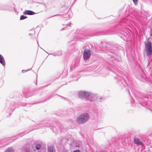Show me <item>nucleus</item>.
I'll use <instances>...</instances> for the list:
<instances>
[{
	"mask_svg": "<svg viewBox=\"0 0 152 152\" xmlns=\"http://www.w3.org/2000/svg\"><path fill=\"white\" fill-rule=\"evenodd\" d=\"M58 52H59V54H57L56 53L55 54H53V53H50L49 54V55H52L55 56H60L62 55V52L61 51H59Z\"/></svg>",
	"mask_w": 152,
	"mask_h": 152,
	"instance_id": "9b49d317",
	"label": "nucleus"
},
{
	"mask_svg": "<svg viewBox=\"0 0 152 152\" xmlns=\"http://www.w3.org/2000/svg\"><path fill=\"white\" fill-rule=\"evenodd\" d=\"M145 49H152V43L150 41H148L145 43Z\"/></svg>",
	"mask_w": 152,
	"mask_h": 152,
	"instance_id": "423d86ee",
	"label": "nucleus"
},
{
	"mask_svg": "<svg viewBox=\"0 0 152 152\" xmlns=\"http://www.w3.org/2000/svg\"><path fill=\"white\" fill-rule=\"evenodd\" d=\"M145 50L148 56L150 57L151 56L152 54V49H145Z\"/></svg>",
	"mask_w": 152,
	"mask_h": 152,
	"instance_id": "0eeeda50",
	"label": "nucleus"
},
{
	"mask_svg": "<svg viewBox=\"0 0 152 152\" xmlns=\"http://www.w3.org/2000/svg\"><path fill=\"white\" fill-rule=\"evenodd\" d=\"M27 18V17L24 16V15H22L20 17V20H23L25 18Z\"/></svg>",
	"mask_w": 152,
	"mask_h": 152,
	"instance_id": "2eb2a0df",
	"label": "nucleus"
},
{
	"mask_svg": "<svg viewBox=\"0 0 152 152\" xmlns=\"http://www.w3.org/2000/svg\"><path fill=\"white\" fill-rule=\"evenodd\" d=\"M64 28H62V29H61V30H64Z\"/></svg>",
	"mask_w": 152,
	"mask_h": 152,
	"instance_id": "b1692460",
	"label": "nucleus"
},
{
	"mask_svg": "<svg viewBox=\"0 0 152 152\" xmlns=\"http://www.w3.org/2000/svg\"><path fill=\"white\" fill-rule=\"evenodd\" d=\"M78 96L80 98H87L90 102L95 100L96 97L90 93L85 91H80L78 94Z\"/></svg>",
	"mask_w": 152,
	"mask_h": 152,
	"instance_id": "f257e3e1",
	"label": "nucleus"
},
{
	"mask_svg": "<svg viewBox=\"0 0 152 152\" xmlns=\"http://www.w3.org/2000/svg\"><path fill=\"white\" fill-rule=\"evenodd\" d=\"M41 147V145L40 144L37 145L36 146V148L37 150L39 149Z\"/></svg>",
	"mask_w": 152,
	"mask_h": 152,
	"instance_id": "4468645a",
	"label": "nucleus"
},
{
	"mask_svg": "<svg viewBox=\"0 0 152 152\" xmlns=\"http://www.w3.org/2000/svg\"><path fill=\"white\" fill-rule=\"evenodd\" d=\"M5 152H14V150L12 148L10 147L7 148Z\"/></svg>",
	"mask_w": 152,
	"mask_h": 152,
	"instance_id": "f8f14e48",
	"label": "nucleus"
},
{
	"mask_svg": "<svg viewBox=\"0 0 152 152\" xmlns=\"http://www.w3.org/2000/svg\"><path fill=\"white\" fill-rule=\"evenodd\" d=\"M139 102L142 105L144 106V105H145L148 109L152 111V98L150 101H149L147 96H142L141 97Z\"/></svg>",
	"mask_w": 152,
	"mask_h": 152,
	"instance_id": "f03ea898",
	"label": "nucleus"
},
{
	"mask_svg": "<svg viewBox=\"0 0 152 152\" xmlns=\"http://www.w3.org/2000/svg\"><path fill=\"white\" fill-rule=\"evenodd\" d=\"M48 150L49 152H55L53 147L50 146L48 147Z\"/></svg>",
	"mask_w": 152,
	"mask_h": 152,
	"instance_id": "9d476101",
	"label": "nucleus"
},
{
	"mask_svg": "<svg viewBox=\"0 0 152 152\" xmlns=\"http://www.w3.org/2000/svg\"><path fill=\"white\" fill-rule=\"evenodd\" d=\"M134 140L135 144L139 145H141L142 147H143L144 146L143 144L139 139L135 137L134 138Z\"/></svg>",
	"mask_w": 152,
	"mask_h": 152,
	"instance_id": "39448f33",
	"label": "nucleus"
},
{
	"mask_svg": "<svg viewBox=\"0 0 152 152\" xmlns=\"http://www.w3.org/2000/svg\"><path fill=\"white\" fill-rule=\"evenodd\" d=\"M31 31H32L33 33L34 32V30H32Z\"/></svg>",
	"mask_w": 152,
	"mask_h": 152,
	"instance_id": "5701e85b",
	"label": "nucleus"
},
{
	"mask_svg": "<svg viewBox=\"0 0 152 152\" xmlns=\"http://www.w3.org/2000/svg\"><path fill=\"white\" fill-rule=\"evenodd\" d=\"M23 13L25 15H33L35 14V12L31 10H26Z\"/></svg>",
	"mask_w": 152,
	"mask_h": 152,
	"instance_id": "1a4fd4ad",
	"label": "nucleus"
},
{
	"mask_svg": "<svg viewBox=\"0 0 152 152\" xmlns=\"http://www.w3.org/2000/svg\"><path fill=\"white\" fill-rule=\"evenodd\" d=\"M58 51H59L57 52L56 53H57V54H59V52H58Z\"/></svg>",
	"mask_w": 152,
	"mask_h": 152,
	"instance_id": "4be33fe9",
	"label": "nucleus"
},
{
	"mask_svg": "<svg viewBox=\"0 0 152 152\" xmlns=\"http://www.w3.org/2000/svg\"><path fill=\"white\" fill-rule=\"evenodd\" d=\"M71 15H72L69 14H67L66 15V18L68 19H70V18L72 17Z\"/></svg>",
	"mask_w": 152,
	"mask_h": 152,
	"instance_id": "ddd939ff",
	"label": "nucleus"
},
{
	"mask_svg": "<svg viewBox=\"0 0 152 152\" xmlns=\"http://www.w3.org/2000/svg\"><path fill=\"white\" fill-rule=\"evenodd\" d=\"M26 152H29V151H26Z\"/></svg>",
	"mask_w": 152,
	"mask_h": 152,
	"instance_id": "393cba45",
	"label": "nucleus"
},
{
	"mask_svg": "<svg viewBox=\"0 0 152 152\" xmlns=\"http://www.w3.org/2000/svg\"><path fill=\"white\" fill-rule=\"evenodd\" d=\"M70 25V23H69V24H67L66 25H67L68 26H69V25Z\"/></svg>",
	"mask_w": 152,
	"mask_h": 152,
	"instance_id": "412c9836",
	"label": "nucleus"
},
{
	"mask_svg": "<svg viewBox=\"0 0 152 152\" xmlns=\"http://www.w3.org/2000/svg\"><path fill=\"white\" fill-rule=\"evenodd\" d=\"M1 9L2 10H7V9L6 7H5L4 8H2Z\"/></svg>",
	"mask_w": 152,
	"mask_h": 152,
	"instance_id": "6ab92c4d",
	"label": "nucleus"
},
{
	"mask_svg": "<svg viewBox=\"0 0 152 152\" xmlns=\"http://www.w3.org/2000/svg\"><path fill=\"white\" fill-rule=\"evenodd\" d=\"M89 118L90 116L88 114L83 113L77 117L76 121L79 124H84L88 121Z\"/></svg>",
	"mask_w": 152,
	"mask_h": 152,
	"instance_id": "7ed1b4c3",
	"label": "nucleus"
},
{
	"mask_svg": "<svg viewBox=\"0 0 152 152\" xmlns=\"http://www.w3.org/2000/svg\"><path fill=\"white\" fill-rule=\"evenodd\" d=\"M31 69H28V70H23L22 71V72L23 73H24L25 72H27V71H28V70H30Z\"/></svg>",
	"mask_w": 152,
	"mask_h": 152,
	"instance_id": "f3484780",
	"label": "nucleus"
},
{
	"mask_svg": "<svg viewBox=\"0 0 152 152\" xmlns=\"http://www.w3.org/2000/svg\"><path fill=\"white\" fill-rule=\"evenodd\" d=\"M91 55L90 51L88 49H86L83 53V58L85 60H88L90 58Z\"/></svg>",
	"mask_w": 152,
	"mask_h": 152,
	"instance_id": "20e7f679",
	"label": "nucleus"
},
{
	"mask_svg": "<svg viewBox=\"0 0 152 152\" xmlns=\"http://www.w3.org/2000/svg\"><path fill=\"white\" fill-rule=\"evenodd\" d=\"M134 4L135 5H136L138 4V0H132Z\"/></svg>",
	"mask_w": 152,
	"mask_h": 152,
	"instance_id": "dca6fc26",
	"label": "nucleus"
},
{
	"mask_svg": "<svg viewBox=\"0 0 152 152\" xmlns=\"http://www.w3.org/2000/svg\"><path fill=\"white\" fill-rule=\"evenodd\" d=\"M73 152H80V151L79 150H76L74 151Z\"/></svg>",
	"mask_w": 152,
	"mask_h": 152,
	"instance_id": "a211bd4d",
	"label": "nucleus"
},
{
	"mask_svg": "<svg viewBox=\"0 0 152 152\" xmlns=\"http://www.w3.org/2000/svg\"><path fill=\"white\" fill-rule=\"evenodd\" d=\"M0 63L3 66L5 65V62L4 57L1 55L0 54Z\"/></svg>",
	"mask_w": 152,
	"mask_h": 152,
	"instance_id": "6e6552de",
	"label": "nucleus"
},
{
	"mask_svg": "<svg viewBox=\"0 0 152 152\" xmlns=\"http://www.w3.org/2000/svg\"><path fill=\"white\" fill-rule=\"evenodd\" d=\"M55 129H56V128L55 127V128H54L53 129V131H54V132H56V131H55Z\"/></svg>",
	"mask_w": 152,
	"mask_h": 152,
	"instance_id": "aec40b11",
	"label": "nucleus"
},
{
	"mask_svg": "<svg viewBox=\"0 0 152 152\" xmlns=\"http://www.w3.org/2000/svg\"><path fill=\"white\" fill-rule=\"evenodd\" d=\"M1 141H0V143H1Z\"/></svg>",
	"mask_w": 152,
	"mask_h": 152,
	"instance_id": "a878e982",
	"label": "nucleus"
}]
</instances>
